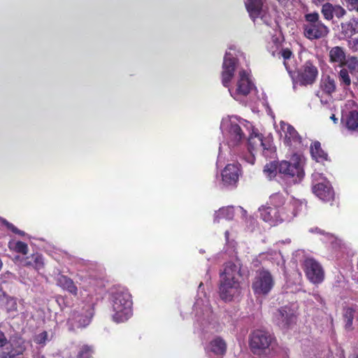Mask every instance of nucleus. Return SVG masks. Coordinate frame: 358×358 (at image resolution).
<instances>
[{
    "instance_id": "f03ea898",
    "label": "nucleus",
    "mask_w": 358,
    "mask_h": 358,
    "mask_svg": "<svg viewBox=\"0 0 358 358\" xmlns=\"http://www.w3.org/2000/svg\"><path fill=\"white\" fill-rule=\"evenodd\" d=\"M110 303L116 322H125L132 315L131 296L127 289H120L113 293Z\"/></svg>"
},
{
    "instance_id": "412c9836",
    "label": "nucleus",
    "mask_w": 358,
    "mask_h": 358,
    "mask_svg": "<svg viewBox=\"0 0 358 358\" xmlns=\"http://www.w3.org/2000/svg\"><path fill=\"white\" fill-rule=\"evenodd\" d=\"M261 218L269 223L271 225H277L280 224V217L276 208L271 206H262L259 208Z\"/></svg>"
},
{
    "instance_id": "a19ab883",
    "label": "nucleus",
    "mask_w": 358,
    "mask_h": 358,
    "mask_svg": "<svg viewBox=\"0 0 358 358\" xmlns=\"http://www.w3.org/2000/svg\"><path fill=\"white\" fill-rule=\"evenodd\" d=\"M349 10L358 13V0H345Z\"/></svg>"
},
{
    "instance_id": "393cba45",
    "label": "nucleus",
    "mask_w": 358,
    "mask_h": 358,
    "mask_svg": "<svg viewBox=\"0 0 358 358\" xmlns=\"http://www.w3.org/2000/svg\"><path fill=\"white\" fill-rule=\"evenodd\" d=\"M57 284L63 289L66 290L71 294L76 296L78 294V288L73 281L66 275H60L57 278Z\"/></svg>"
},
{
    "instance_id": "a18cd8bd",
    "label": "nucleus",
    "mask_w": 358,
    "mask_h": 358,
    "mask_svg": "<svg viewBox=\"0 0 358 358\" xmlns=\"http://www.w3.org/2000/svg\"><path fill=\"white\" fill-rule=\"evenodd\" d=\"M8 343V339L4 333L0 331V348H3Z\"/></svg>"
},
{
    "instance_id": "4c0bfd02",
    "label": "nucleus",
    "mask_w": 358,
    "mask_h": 358,
    "mask_svg": "<svg viewBox=\"0 0 358 358\" xmlns=\"http://www.w3.org/2000/svg\"><path fill=\"white\" fill-rule=\"evenodd\" d=\"M92 352L93 350L91 347L88 345H83L80 348L77 357L78 358H90Z\"/></svg>"
},
{
    "instance_id": "6e6552de",
    "label": "nucleus",
    "mask_w": 358,
    "mask_h": 358,
    "mask_svg": "<svg viewBox=\"0 0 358 358\" xmlns=\"http://www.w3.org/2000/svg\"><path fill=\"white\" fill-rule=\"evenodd\" d=\"M271 148V145L268 141H264L262 135L253 132L248 138L249 153L243 157V159L250 164H254L255 157L253 152L261 150L266 155V151L269 150Z\"/></svg>"
},
{
    "instance_id": "1a4fd4ad",
    "label": "nucleus",
    "mask_w": 358,
    "mask_h": 358,
    "mask_svg": "<svg viewBox=\"0 0 358 358\" xmlns=\"http://www.w3.org/2000/svg\"><path fill=\"white\" fill-rule=\"evenodd\" d=\"M274 285V280L271 273L264 269L257 271L252 282V288L255 294H267Z\"/></svg>"
},
{
    "instance_id": "052dcab7",
    "label": "nucleus",
    "mask_w": 358,
    "mask_h": 358,
    "mask_svg": "<svg viewBox=\"0 0 358 358\" xmlns=\"http://www.w3.org/2000/svg\"><path fill=\"white\" fill-rule=\"evenodd\" d=\"M310 231L313 232V231H314V229H311L310 230Z\"/></svg>"
},
{
    "instance_id": "c03bdc74",
    "label": "nucleus",
    "mask_w": 358,
    "mask_h": 358,
    "mask_svg": "<svg viewBox=\"0 0 358 358\" xmlns=\"http://www.w3.org/2000/svg\"><path fill=\"white\" fill-rule=\"evenodd\" d=\"M48 339V333L46 331H43L36 336L35 338V342L38 344L45 343L46 340Z\"/></svg>"
},
{
    "instance_id": "4468645a",
    "label": "nucleus",
    "mask_w": 358,
    "mask_h": 358,
    "mask_svg": "<svg viewBox=\"0 0 358 358\" xmlns=\"http://www.w3.org/2000/svg\"><path fill=\"white\" fill-rule=\"evenodd\" d=\"M245 6L250 17L255 22L257 20L268 25L271 22V17L264 9L263 3L261 0H248L245 2Z\"/></svg>"
},
{
    "instance_id": "58836bf2",
    "label": "nucleus",
    "mask_w": 358,
    "mask_h": 358,
    "mask_svg": "<svg viewBox=\"0 0 358 358\" xmlns=\"http://www.w3.org/2000/svg\"><path fill=\"white\" fill-rule=\"evenodd\" d=\"M13 250L17 252L27 255L28 253V245L22 241H17L14 244Z\"/></svg>"
},
{
    "instance_id": "5fc2aeb1",
    "label": "nucleus",
    "mask_w": 358,
    "mask_h": 358,
    "mask_svg": "<svg viewBox=\"0 0 358 358\" xmlns=\"http://www.w3.org/2000/svg\"><path fill=\"white\" fill-rule=\"evenodd\" d=\"M229 231H226L225 233H224V235H225V238H226V240L228 241V238H229Z\"/></svg>"
},
{
    "instance_id": "39448f33",
    "label": "nucleus",
    "mask_w": 358,
    "mask_h": 358,
    "mask_svg": "<svg viewBox=\"0 0 358 358\" xmlns=\"http://www.w3.org/2000/svg\"><path fill=\"white\" fill-rule=\"evenodd\" d=\"M305 23L303 25V34L310 40H315L326 36L329 29L320 20V15L314 12L305 15Z\"/></svg>"
},
{
    "instance_id": "20e7f679",
    "label": "nucleus",
    "mask_w": 358,
    "mask_h": 358,
    "mask_svg": "<svg viewBox=\"0 0 358 358\" xmlns=\"http://www.w3.org/2000/svg\"><path fill=\"white\" fill-rule=\"evenodd\" d=\"M303 158L301 155L293 154L289 160H283L279 163V172L287 178H292L294 182H299L304 176Z\"/></svg>"
},
{
    "instance_id": "603ef678",
    "label": "nucleus",
    "mask_w": 358,
    "mask_h": 358,
    "mask_svg": "<svg viewBox=\"0 0 358 358\" xmlns=\"http://www.w3.org/2000/svg\"><path fill=\"white\" fill-rule=\"evenodd\" d=\"M331 120H332L335 123H336V122H337L338 119L335 117V115H332L331 116Z\"/></svg>"
},
{
    "instance_id": "423d86ee",
    "label": "nucleus",
    "mask_w": 358,
    "mask_h": 358,
    "mask_svg": "<svg viewBox=\"0 0 358 358\" xmlns=\"http://www.w3.org/2000/svg\"><path fill=\"white\" fill-rule=\"evenodd\" d=\"M275 344L273 336L268 332L255 330L250 335V347L255 355H267Z\"/></svg>"
},
{
    "instance_id": "864d4df0",
    "label": "nucleus",
    "mask_w": 358,
    "mask_h": 358,
    "mask_svg": "<svg viewBox=\"0 0 358 358\" xmlns=\"http://www.w3.org/2000/svg\"><path fill=\"white\" fill-rule=\"evenodd\" d=\"M315 231H317V232H318V233H320V234H324V231H323L322 230H321V229H318V228H315Z\"/></svg>"
},
{
    "instance_id": "aec40b11",
    "label": "nucleus",
    "mask_w": 358,
    "mask_h": 358,
    "mask_svg": "<svg viewBox=\"0 0 358 358\" xmlns=\"http://www.w3.org/2000/svg\"><path fill=\"white\" fill-rule=\"evenodd\" d=\"M321 13L325 20H331L334 17L338 19L343 17L346 15L347 11L340 5L326 3L322 5Z\"/></svg>"
},
{
    "instance_id": "6ab92c4d",
    "label": "nucleus",
    "mask_w": 358,
    "mask_h": 358,
    "mask_svg": "<svg viewBox=\"0 0 358 358\" xmlns=\"http://www.w3.org/2000/svg\"><path fill=\"white\" fill-rule=\"evenodd\" d=\"M240 176V167L238 164H227L222 171V178L224 185H235Z\"/></svg>"
},
{
    "instance_id": "e2e57ef3",
    "label": "nucleus",
    "mask_w": 358,
    "mask_h": 358,
    "mask_svg": "<svg viewBox=\"0 0 358 358\" xmlns=\"http://www.w3.org/2000/svg\"><path fill=\"white\" fill-rule=\"evenodd\" d=\"M341 358H345V357H341Z\"/></svg>"
},
{
    "instance_id": "72a5a7b5",
    "label": "nucleus",
    "mask_w": 358,
    "mask_h": 358,
    "mask_svg": "<svg viewBox=\"0 0 358 358\" xmlns=\"http://www.w3.org/2000/svg\"><path fill=\"white\" fill-rule=\"evenodd\" d=\"M281 56L284 59V65L287 71L291 74L294 68L292 66L291 63L292 62V52L289 49H283L280 52Z\"/></svg>"
},
{
    "instance_id": "7ed1b4c3",
    "label": "nucleus",
    "mask_w": 358,
    "mask_h": 358,
    "mask_svg": "<svg viewBox=\"0 0 358 358\" xmlns=\"http://www.w3.org/2000/svg\"><path fill=\"white\" fill-rule=\"evenodd\" d=\"M220 129L230 149L239 146L243 142L245 134L241 129L240 120L236 116L223 118Z\"/></svg>"
},
{
    "instance_id": "13d9d810",
    "label": "nucleus",
    "mask_w": 358,
    "mask_h": 358,
    "mask_svg": "<svg viewBox=\"0 0 358 358\" xmlns=\"http://www.w3.org/2000/svg\"><path fill=\"white\" fill-rule=\"evenodd\" d=\"M202 286H203V283H202V282H201V283L199 284V289H201V287Z\"/></svg>"
},
{
    "instance_id": "680f3d73",
    "label": "nucleus",
    "mask_w": 358,
    "mask_h": 358,
    "mask_svg": "<svg viewBox=\"0 0 358 358\" xmlns=\"http://www.w3.org/2000/svg\"><path fill=\"white\" fill-rule=\"evenodd\" d=\"M279 2L283 1L284 0H277Z\"/></svg>"
},
{
    "instance_id": "cd10ccee",
    "label": "nucleus",
    "mask_w": 358,
    "mask_h": 358,
    "mask_svg": "<svg viewBox=\"0 0 358 358\" xmlns=\"http://www.w3.org/2000/svg\"><path fill=\"white\" fill-rule=\"evenodd\" d=\"M310 153L313 159L320 162L327 159V154L322 149L318 141L314 142L310 146Z\"/></svg>"
},
{
    "instance_id": "9d476101",
    "label": "nucleus",
    "mask_w": 358,
    "mask_h": 358,
    "mask_svg": "<svg viewBox=\"0 0 358 358\" xmlns=\"http://www.w3.org/2000/svg\"><path fill=\"white\" fill-rule=\"evenodd\" d=\"M303 268L306 277L313 284H320L324 280L323 268L315 259L306 258L303 261Z\"/></svg>"
},
{
    "instance_id": "5701e85b",
    "label": "nucleus",
    "mask_w": 358,
    "mask_h": 358,
    "mask_svg": "<svg viewBox=\"0 0 358 358\" xmlns=\"http://www.w3.org/2000/svg\"><path fill=\"white\" fill-rule=\"evenodd\" d=\"M320 87L322 92L327 95H331L336 91V82L335 78L329 75L322 76Z\"/></svg>"
},
{
    "instance_id": "473e14b6",
    "label": "nucleus",
    "mask_w": 358,
    "mask_h": 358,
    "mask_svg": "<svg viewBox=\"0 0 358 358\" xmlns=\"http://www.w3.org/2000/svg\"><path fill=\"white\" fill-rule=\"evenodd\" d=\"M206 311L208 314V319H203L201 321H197V324L199 326V329L201 332H209L211 329L215 328V324L212 322V318H210V316L208 315L210 310L207 306H206Z\"/></svg>"
},
{
    "instance_id": "f3484780",
    "label": "nucleus",
    "mask_w": 358,
    "mask_h": 358,
    "mask_svg": "<svg viewBox=\"0 0 358 358\" xmlns=\"http://www.w3.org/2000/svg\"><path fill=\"white\" fill-rule=\"evenodd\" d=\"M301 203L296 200H292L280 208H278L280 217V223L282 222H290L296 215L299 208Z\"/></svg>"
},
{
    "instance_id": "4d7b16f0",
    "label": "nucleus",
    "mask_w": 358,
    "mask_h": 358,
    "mask_svg": "<svg viewBox=\"0 0 358 358\" xmlns=\"http://www.w3.org/2000/svg\"><path fill=\"white\" fill-rule=\"evenodd\" d=\"M349 358H358V356L353 355L350 357Z\"/></svg>"
},
{
    "instance_id": "de8ad7c7",
    "label": "nucleus",
    "mask_w": 358,
    "mask_h": 358,
    "mask_svg": "<svg viewBox=\"0 0 358 358\" xmlns=\"http://www.w3.org/2000/svg\"><path fill=\"white\" fill-rule=\"evenodd\" d=\"M313 296L314 297V299L319 303H322V297L317 293L315 294H313Z\"/></svg>"
},
{
    "instance_id": "2eb2a0df",
    "label": "nucleus",
    "mask_w": 358,
    "mask_h": 358,
    "mask_svg": "<svg viewBox=\"0 0 358 358\" xmlns=\"http://www.w3.org/2000/svg\"><path fill=\"white\" fill-rule=\"evenodd\" d=\"M317 76V68L310 61H306L298 71L299 81L303 85H312Z\"/></svg>"
},
{
    "instance_id": "2f4dec72",
    "label": "nucleus",
    "mask_w": 358,
    "mask_h": 358,
    "mask_svg": "<svg viewBox=\"0 0 358 358\" xmlns=\"http://www.w3.org/2000/svg\"><path fill=\"white\" fill-rule=\"evenodd\" d=\"M92 315V309L90 307H88L87 315L83 316L75 313L73 315V319L78 323V327H84L90 324Z\"/></svg>"
},
{
    "instance_id": "9b49d317",
    "label": "nucleus",
    "mask_w": 358,
    "mask_h": 358,
    "mask_svg": "<svg viewBox=\"0 0 358 358\" xmlns=\"http://www.w3.org/2000/svg\"><path fill=\"white\" fill-rule=\"evenodd\" d=\"M220 298L224 301H231L241 294L240 280H220L219 287Z\"/></svg>"
},
{
    "instance_id": "37998d69",
    "label": "nucleus",
    "mask_w": 358,
    "mask_h": 358,
    "mask_svg": "<svg viewBox=\"0 0 358 358\" xmlns=\"http://www.w3.org/2000/svg\"><path fill=\"white\" fill-rule=\"evenodd\" d=\"M348 47L354 52L358 51V38H349Z\"/></svg>"
},
{
    "instance_id": "e433bc0d",
    "label": "nucleus",
    "mask_w": 358,
    "mask_h": 358,
    "mask_svg": "<svg viewBox=\"0 0 358 358\" xmlns=\"http://www.w3.org/2000/svg\"><path fill=\"white\" fill-rule=\"evenodd\" d=\"M25 348L23 346H19L14 351L0 352V358H15L17 355H22Z\"/></svg>"
},
{
    "instance_id": "bb28decb",
    "label": "nucleus",
    "mask_w": 358,
    "mask_h": 358,
    "mask_svg": "<svg viewBox=\"0 0 358 358\" xmlns=\"http://www.w3.org/2000/svg\"><path fill=\"white\" fill-rule=\"evenodd\" d=\"M208 348L214 354L222 355L226 352L227 345L223 339L217 337L210 343Z\"/></svg>"
},
{
    "instance_id": "ddd939ff",
    "label": "nucleus",
    "mask_w": 358,
    "mask_h": 358,
    "mask_svg": "<svg viewBox=\"0 0 358 358\" xmlns=\"http://www.w3.org/2000/svg\"><path fill=\"white\" fill-rule=\"evenodd\" d=\"M346 110L343 112L342 122L351 131H358V106L352 100L345 104Z\"/></svg>"
},
{
    "instance_id": "7c9ffc66",
    "label": "nucleus",
    "mask_w": 358,
    "mask_h": 358,
    "mask_svg": "<svg viewBox=\"0 0 358 358\" xmlns=\"http://www.w3.org/2000/svg\"><path fill=\"white\" fill-rule=\"evenodd\" d=\"M349 71L347 69H341L338 73V78L340 83V85L343 90L349 89L351 85V78L350 76Z\"/></svg>"
},
{
    "instance_id": "3c124183",
    "label": "nucleus",
    "mask_w": 358,
    "mask_h": 358,
    "mask_svg": "<svg viewBox=\"0 0 358 358\" xmlns=\"http://www.w3.org/2000/svg\"><path fill=\"white\" fill-rule=\"evenodd\" d=\"M200 306H201V303H200V300L199 299H197L195 304H194V308L195 309H200Z\"/></svg>"
},
{
    "instance_id": "49530a36",
    "label": "nucleus",
    "mask_w": 358,
    "mask_h": 358,
    "mask_svg": "<svg viewBox=\"0 0 358 358\" xmlns=\"http://www.w3.org/2000/svg\"><path fill=\"white\" fill-rule=\"evenodd\" d=\"M8 304L10 303L9 310H15L17 309V303L13 299H10L8 301Z\"/></svg>"
},
{
    "instance_id": "4be33fe9",
    "label": "nucleus",
    "mask_w": 358,
    "mask_h": 358,
    "mask_svg": "<svg viewBox=\"0 0 358 358\" xmlns=\"http://www.w3.org/2000/svg\"><path fill=\"white\" fill-rule=\"evenodd\" d=\"M343 320L346 329L351 330L354 320H358V307L352 306L346 307L343 310Z\"/></svg>"
},
{
    "instance_id": "09e8293b",
    "label": "nucleus",
    "mask_w": 358,
    "mask_h": 358,
    "mask_svg": "<svg viewBox=\"0 0 358 358\" xmlns=\"http://www.w3.org/2000/svg\"><path fill=\"white\" fill-rule=\"evenodd\" d=\"M222 163V155H221V147L219 148V155L217 157V166H219Z\"/></svg>"
},
{
    "instance_id": "79ce46f5",
    "label": "nucleus",
    "mask_w": 358,
    "mask_h": 358,
    "mask_svg": "<svg viewBox=\"0 0 358 358\" xmlns=\"http://www.w3.org/2000/svg\"><path fill=\"white\" fill-rule=\"evenodd\" d=\"M3 223L8 227V229L11 230L13 233L19 234L20 236H24L25 234V233L23 231L18 229L13 224L7 222L6 220H3Z\"/></svg>"
},
{
    "instance_id": "ea45409f",
    "label": "nucleus",
    "mask_w": 358,
    "mask_h": 358,
    "mask_svg": "<svg viewBox=\"0 0 358 358\" xmlns=\"http://www.w3.org/2000/svg\"><path fill=\"white\" fill-rule=\"evenodd\" d=\"M264 172L268 178H273L276 173L275 165L272 164H266L264 166Z\"/></svg>"
},
{
    "instance_id": "b1692460",
    "label": "nucleus",
    "mask_w": 358,
    "mask_h": 358,
    "mask_svg": "<svg viewBox=\"0 0 358 358\" xmlns=\"http://www.w3.org/2000/svg\"><path fill=\"white\" fill-rule=\"evenodd\" d=\"M346 56L344 50L336 46L329 51V61L331 63L337 64L338 66H343L345 62Z\"/></svg>"
},
{
    "instance_id": "c756f323",
    "label": "nucleus",
    "mask_w": 358,
    "mask_h": 358,
    "mask_svg": "<svg viewBox=\"0 0 358 358\" xmlns=\"http://www.w3.org/2000/svg\"><path fill=\"white\" fill-rule=\"evenodd\" d=\"M24 265L32 266L36 270H40L43 267V259L41 255H32L30 257H27L24 262Z\"/></svg>"
},
{
    "instance_id": "f704fd0d",
    "label": "nucleus",
    "mask_w": 358,
    "mask_h": 358,
    "mask_svg": "<svg viewBox=\"0 0 358 358\" xmlns=\"http://www.w3.org/2000/svg\"><path fill=\"white\" fill-rule=\"evenodd\" d=\"M269 203L273 208H280L286 203H285L284 196L279 193L273 194L269 198Z\"/></svg>"
},
{
    "instance_id": "bf43d9fd",
    "label": "nucleus",
    "mask_w": 358,
    "mask_h": 358,
    "mask_svg": "<svg viewBox=\"0 0 358 358\" xmlns=\"http://www.w3.org/2000/svg\"><path fill=\"white\" fill-rule=\"evenodd\" d=\"M323 1H324V0H315V2H316V1H318V2H320V3L322 2Z\"/></svg>"
},
{
    "instance_id": "a211bd4d",
    "label": "nucleus",
    "mask_w": 358,
    "mask_h": 358,
    "mask_svg": "<svg viewBox=\"0 0 358 358\" xmlns=\"http://www.w3.org/2000/svg\"><path fill=\"white\" fill-rule=\"evenodd\" d=\"M242 275L241 264L239 261L226 263L224 271L220 273L221 280L230 281L240 280Z\"/></svg>"
},
{
    "instance_id": "0eeeda50",
    "label": "nucleus",
    "mask_w": 358,
    "mask_h": 358,
    "mask_svg": "<svg viewBox=\"0 0 358 358\" xmlns=\"http://www.w3.org/2000/svg\"><path fill=\"white\" fill-rule=\"evenodd\" d=\"M313 192L322 201L327 202L334 199V192L329 182L322 173L315 172L312 175Z\"/></svg>"
},
{
    "instance_id": "c85d7f7f",
    "label": "nucleus",
    "mask_w": 358,
    "mask_h": 358,
    "mask_svg": "<svg viewBox=\"0 0 358 358\" xmlns=\"http://www.w3.org/2000/svg\"><path fill=\"white\" fill-rule=\"evenodd\" d=\"M234 213L232 207H223L216 211L214 215V222H219L220 219L231 220Z\"/></svg>"
},
{
    "instance_id": "f8f14e48",
    "label": "nucleus",
    "mask_w": 358,
    "mask_h": 358,
    "mask_svg": "<svg viewBox=\"0 0 358 358\" xmlns=\"http://www.w3.org/2000/svg\"><path fill=\"white\" fill-rule=\"evenodd\" d=\"M296 311L290 306H285L278 309L274 315L275 323L282 329H288L295 324Z\"/></svg>"
},
{
    "instance_id": "dca6fc26",
    "label": "nucleus",
    "mask_w": 358,
    "mask_h": 358,
    "mask_svg": "<svg viewBox=\"0 0 358 358\" xmlns=\"http://www.w3.org/2000/svg\"><path fill=\"white\" fill-rule=\"evenodd\" d=\"M280 129L285 134V143L289 146L299 148L302 144L301 137L289 124L280 122Z\"/></svg>"
},
{
    "instance_id": "f257e3e1",
    "label": "nucleus",
    "mask_w": 358,
    "mask_h": 358,
    "mask_svg": "<svg viewBox=\"0 0 358 358\" xmlns=\"http://www.w3.org/2000/svg\"><path fill=\"white\" fill-rule=\"evenodd\" d=\"M238 57L235 48H230L226 52L222 64V83L224 87H229L234 72H238L236 82L234 87L229 88L231 96L238 101H242L255 87L250 72L239 67Z\"/></svg>"
},
{
    "instance_id": "6e6d98bb",
    "label": "nucleus",
    "mask_w": 358,
    "mask_h": 358,
    "mask_svg": "<svg viewBox=\"0 0 358 358\" xmlns=\"http://www.w3.org/2000/svg\"><path fill=\"white\" fill-rule=\"evenodd\" d=\"M239 210H240L241 212H243V213H245V210H244L243 209V208L239 207Z\"/></svg>"
},
{
    "instance_id": "c9c22d12",
    "label": "nucleus",
    "mask_w": 358,
    "mask_h": 358,
    "mask_svg": "<svg viewBox=\"0 0 358 358\" xmlns=\"http://www.w3.org/2000/svg\"><path fill=\"white\" fill-rule=\"evenodd\" d=\"M351 74L358 73V59L356 57H349L344 63Z\"/></svg>"
},
{
    "instance_id": "8fccbe9b",
    "label": "nucleus",
    "mask_w": 358,
    "mask_h": 358,
    "mask_svg": "<svg viewBox=\"0 0 358 358\" xmlns=\"http://www.w3.org/2000/svg\"><path fill=\"white\" fill-rule=\"evenodd\" d=\"M273 255H274L275 259H282V256H281V254L280 252H275L273 253Z\"/></svg>"
},
{
    "instance_id": "a878e982",
    "label": "nucleus",
    "mask_w": 358,
    "mask_h": 358,
    "mask_svg": "<svg viewBox=\"0 0 358 358\" xmlns=\"http://www.w3.org/2000/svg\"><path fill=\"white\" fill-rule=\"evenodd\" d=\"M357 24L358 23L355 19H351L348 22H342L341 24V34L345 38H351L358 32Z\"/></svg>"
}]
</instances>
